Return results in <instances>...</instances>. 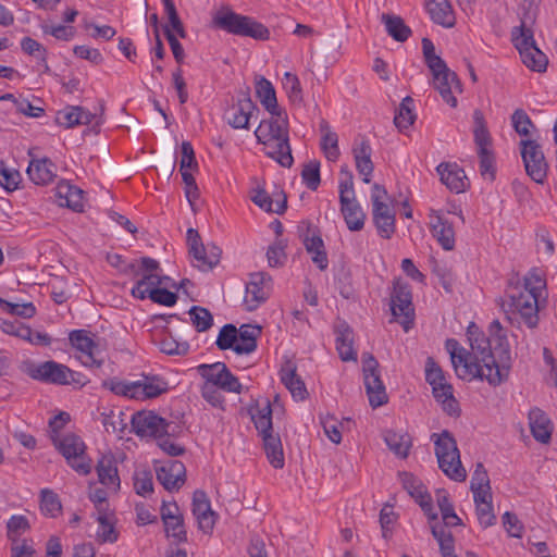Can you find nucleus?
Returning <instances> with one entry per match:
<instances>
[{"label":"nucleus","mask_w":557,"mask_h":557,"mask_svg":"<svg viewBox=\"0 0 557 557\" xmlns=\"http://www.w3.org/2000/svg\"><path fill=\"white\" fill-rule=\"evenodd\" d=\"M391 310L396 319H399L405 331H408L413 319L411 290L408 284L400 281L394 283L391 296Z\"/></svg>","instance_id":"obj_16"},{"label":"nucleus","mask_w":557,"mask_h":557,"mask_svg":"<svg viewBox=\"0 0 557 557\" xmlns=\"http://www.w3.org/2000/svg\"><path fill=\"white\" fill-rule=\"evenodd\" d=\"M134 488L137 494L146 496L153 491L152 475L145 470L137 471L134 476Z\"/></svg>","instance_id":"obj_62"},{"label":"nucleus","mask_w":557,"mask_h":557,"mask_svg":"<svg viewBox=\"0 0 557 557\" xmlns=\"http://www.w3.org/2000/svg\"><path fill=\"white\" fill-rule=\"evenodd\" d=\"M199 374L203 377L205 383L222 388L228 393H240L242 384L234 376L225 363L215 362L212 364H200L197 368Z\"/></svg>","instance_id":"obj_15"},{"label":"nucleus","mask_w":557,"mask_h":557,"mask_svg":"<svg viewBox=\"0 0 557 557\" xmlns=\"http://www.w3.org/2000/svg\"><path fill=\"white\" fill-rule=\"evenodd\" d=\"M187 244L189 255L193 257L194 265L201 271L212 270L220 261L221 249L213 245H203L199 233L189 228L187 231Z\"/></svg>","instance_id":"obj_12"},{"label":"nucleus","mask_w":557,"mask_h":557,"mask_svg":"<svg viewBox=\"0 0 557 557\" xmlns=\"http://www.w3.org/2000/svg\"><path fill=\"white\" fill-rule=\"evenodd\" d=\"M216 27L238 36H249L255 39H267L269 30L261 23L248 16L235 13L228 8L218 11L213 17Z\"/></svg>","instance_id":"obj_7"},{"label":"nucleus","mask_w":557,"mask_h":557,"mask_svg":"<svg viewBox=\"0 0 557 557\" xmlns=\"http://www.w3.org/2000/svg\"><path fill=\"white\" fill-rule=\"evenodd\" d=\"M281 380L295 399L302 400L306 398L307 389L305 383L296 374V368L292 363H287L282 368Z\"/></svg>","instance_id":"obj_34"},{"label":"nucleus","mask_w":557,"mask_h":557,"mask_svg":"<svg viewBox=\"0 0 557 557\" xmlns=\"http://www.w3.org/2000/svg\"><path fill=\"white\" fill-rule=\"evenodd\" d=\"M529 424L533 437L541 443H548L552 435V423L548 417L539 408L529 413Z\"/></svg>","instance_id":"obj_29"},{"label":"nucleus","mask_w":557,"mask_h":557,"mask_svg":"<svg viewBox=\"0 0 557 557\" xmlns=\"http://www.w3.org/2000/svg\"><path fill=\"white\" fill-rule=\"evenodd\" d=\"M352 151L359 174L363 176L364 183H370V177L373 172V163L371 161V147L369 143L367 140H361Z\"/></svg>","instance_id":"obj_33"},{"label":"nucleus","mask_w":557,"mask_h":557,"mask_svg":"<svg viewBox=\"0 0 557 557\" xmlns=\"http://www.w3.org/2000/svg\"><path fill=\"white\" fill-rule=\"evenodd\" d=\"M236 339H238L237 329L233 324H225L220 330L215 344L221 350H234Z\"/></svg>","instance_id":"obj_56"},{"label":"nucleus","mask_w":557,"mask_h":557,"mask_svg":"<svg viewBox=\"0 0 557 557\" xmlns=\"http://www.w3.org/2000/svg\"><path fill=\"white\" fill-rule=\"evenodd\" d=\"M272 412L273 408L268 399L257 403L256 407L250 410L251 420L262 437L269 462L274 468L281 469L284 467V454L280 435L273 432Z\"/></svg>","instance_id":"obj_4"},{"label":"nucleus","mask_w":557,"mask_h":557,"mask_svg":"<svg viewBox=\"0 0 557 557\" xmlns=\"http://www.w3.org/2000/svg\"><path fill=\"white\" fill-rule=\"evenodd\" d=\"M132 429L140 437L159 438L168 434L169 423L153 411H138L132 417Z\"/></svg>","instance_id":"obj_17"},{"label":"nucleus","mask_w":557,"mask_h":557,"mask_svg":"<svg viewBox=\"0 0 557 557\" xmlns=\"http://www.w3.org/2000/svg\"><path fill=\"white\" fill-rule=\"evenodd\" d=\"M27 175L37 185H46L53 181L55 166L47 158L36 159L29 162Z\"/></svg>","instance_id":"obj_28"},{"label":"nucleus","mask_w":557,"mask_h":557,"mask_svg":"<svg viewBox=\"0 0 557 557\" xmlns=\"http://www.w3.org/2000/svg\"><path fill=\"white\" fill-rule=\"evenodd\" d=\"M425 380L432 387L446 381L443 370L431 357L425 362Z\"/></svg>","instance_id":"obj_63"},{"label":"nucleus","mask_w":557,"mask_h":557,"mask_svg":"<svg viewBox=\"0 0 557 557\" xmlns=\"http://www.w3.org/2000/svg\"><path fill=\"white\" fill-rule=\"evenodd\" d=\"M160 349L166 355H185L189 349V345L187 342H178L169 335L160 342Z\"/></svg>","instance_id":"obj_59"},{"label":"nucleus","mask_w":557,"mask_h":557,"mask_svg":"<svg viewBox=\"0 0 557 557\" xmlns=\"http://www.w3.org/2000/svg\"><path fill=\"white\" fill-rule=\"evenodd\" d=\"M416 114L413 113V99L409 96L405 97L394 117V123L400 131L407 129L413 124Z\"/></svg>","instance_id":"obj_46"},{"label":"nucleus","mask_w":557,"mask_h":557,"mask_svg":"<svg viewBox=\"0 0 557 557\" xmlns=\"http://www.w3.org/2000/svg\"><path fill=\"white\" fill-rule=\"evenodd\" d=\"M99 482L109 490L116 492L120 487V478L114 461L109 456H103L97 465Z\"/></svg>","instance_id":"obj_31"},{"label":"nucleus","mask_w":557,"mask_h":557,"mask_svg":"<svg viewBox=\"0 0 557 557\" xmlns=\"http://www.w3.org/2000/svg\"><path fill=\"white\" fill-rule=\"evenodd\" d=\"M8 537L11 542L22 541L21 536L29 529V522L24 516H12L7 524Z\"/></svg>","instance_id":"obj_54"},{"label":"nucleus","mask_w":557,"mask_h":557,"mask_svg":"<svg viewBox=\"0 0 557 557\" xmlns=\"http://www.w3.org/2000/svg\"><path fill=\"white\" fill-rule=\"evenodd\" d=\"M102 425L108 433L122 434L127 426L126 416L121 410H110L102 413Z\"/></svg>","instance_id":"obj_47"},{"label":"nucleus","mask_w":557,"mask_h":557,"mask_svg":"<svg viewBox=\"0 0 557 557\" xmlns=\"http://www.w3.org/2000/svg\"><path fill=\"white\" fill-rule=\"evenodd\" d=\"M387 193L384 187L374 184L372 187V213L380 235L389 238L395 232V213L393 208L385 202Z\"/></svg>","instance_id":"obj_9"},{"label":"nucleus","mask_w":557,"mask_h":557,"mask_svg":"<svg viewBox=\"0 0 557 557\" xmlns=\"http://www.w3.org/2000/svg\"><path fill=\"white\" fill-rule=\"evenodd\" d=\"M488 331L490 335L486 337L472 323L467 331L471 350L467 352L455 339L446 341V349L458 377L462 380L479 377L496 386L508 379L512 357L507 334L500 322L494 320Z\"/></svg>","instance_id":"obj_1"},{"label":"nucleus","mask_w":557,"mask_h":557,"mask_svg":"<svg viewBox=\"0 0 557 557\" xmlns=\"http://www.w3.org/2000/svg\"><path fill=\"white\" fill-rule=\"evenodd\" d=\"M96 119V114L86 111L82 107H66L58 111L55 122L61 126L71 128L76 125H88Z\"/></svg>","instance_id":"obj_26"},{"label":"nucleus","mask_w":557,"mask_h":557,"mask_svg":"<svg viewBox=\"0 0 557 557\" xmlns=\"http://www.w3.org/2000/svg\"><path fill=\"white\" fill-rule=\"evenodd\" d=\"M97 540L101 543H114L117 540V533L114 528V516L111 511L97 513Z\"/></svg>","instance_id":"obj_41"},{"label":"nucleus","mask_w":557,"mask_h":557,"mask_svg":"<svg viewBox=\"0 0 557 557\" xmlns=\"http://www.w3.org/2000/svg\"><path fill=\"white\" fill-rule=\"evenodd\" d=\"M256 95L261 104L269 113L280 110L276 100V94L273 85L264 77L256 78Z\"/></svg>","instance_id":"obj_37"},{"label":"nucleus","mask_w":557,"mask_h":557,"mask_svg":"<svg viewBox=\"0 0 557 557\" xmlns=\"http://www.w3.org/2000/svg\"><path fill=\"white\" fill-rule=\"evenodd\" d=\"M0 307L4 312L24 319L33 318L36 313V308L32 302L13 304L0 297Z\"/></svg>","instance_id":"obj_53"},{"label":"nucleus","mask_w":557,"mask_h":557,"mask_svg":"<svg viewBox=\"0 0 557 557\" xmlns=\"http://www.w3.org/2000/svg\"><path fill=\"white\" fill-rule=\"evenodd\" d=\"M59 451L66 459L67 463L79 474L86 475L91 470L90 460L85 455V444L75 434H66L60 440H54Z\"/></svg>","instance_id":"obj_10"},{"label":"nucleus","mask_w":557,"mask_h":557,"mask_svg":"<svg viewBox=\"0 0 557 557\" xmlns=\"http://www.w3.org/2000/svg\"><path fill=\"white\" fill-rule=\"evenodd\" d=\"M473 135L478 151L488 150V146L491 145V136L486 127L484 115L480 110H475L473 112Z\"/></svg>","instance_id":"obj_44"},{"label":"nucleus","mask_w":557,"mask_h":557,"mask_svg":"<svg viewBox=\"0 0 557 557\" xmlns=\"http://www.w3.org/2000/svg\"><path fill=\"white\" fill-rule=\"evenodd\" d=\"M271 277L267 273H251L246 284L244 305L248 311L256 310L270 295Z\"/></svg>","instance_id":"obj_19"},{"label":"nucleus","mask_w":557,"mask_h":557,"mask_svg":"<svg viewBox=\"0 0 557 557\" xmlns=\"http://www.w3.org/2000/svg\"><path fill=\"white\" fill-rule=\"evenodd\" d=\"M191 322L198 332L208 331L213 324V318L206 308L194 306L189 310Z\"/></svg>","instance_id":"obj_52"},{"label":"nucleus","mask_w":557,"mask_h":557,"mask_svg":"<svg viewBox=\"0 0 557 557\" xmlns=\"http://www.w3.org/2000/svg\"><path fill=\"white\" fill-rule=\"evenodd\" d=\"M301 176L307 187L315 190L320 184V164L312 161L306 164L302 169Z\"/></svg>","instance_id":"obj_60"},{"label":"nucleus","mask_w":557,"mask_h":557,"mask_svg":"<svg viewBox=\"0 0 557 557\" xmlns=\"http://www.w3.org/2000/svg\"><path fill=\"white\" fill-rule=\"evenodd\" d=\"M170 277L162 276L158 272L145 273L143 277L135 284L131 293L135 298L145 299L151 288H159L161 285H168Z\"/></svg>","instance_id":"obj_36"},{"label":"nucleus","mask_w":557,"mask_h":557,"mask_svg":"<svg viewBox=\"0 0 557 557\" xmlns=\"http://www.w3.org/2000/svg\"><path fill=\"white\" fill-rule=\"evenodd\" d=\"M436 170L442 183L451 191L459 194L466 190L469 184L468 178L465 171L456 163H441Z\"/></svg>","instance_id":"obj_24"},{"label":"nucleus","mask_w":557,"mask_h":557,"mask_svg":"<svg viewBox=\"0 0 557 557\" xmlns=\"http://www.w3.org/2000/svg\"><path fill=\"white\" fill-rule=\"evenodd\" d=\"M433 76V87L440 92L442 99L451 108L457 107L455 94H461V83L455 72L449 70L445 61L438 55L425 60Z\"/></svg>","instance_id":"obj_8"},{"label":"nucleus","mask_w":557,"mask_h":557,"mask_svg":"<svg viewBox=\"0 0 557 557\" xmlns=\"http://www.w3.org/2000/svg\"><path fill=\"white\" fill-rule=\"evenodd\" d=\"M255 110L256 106L252 100L244 95L226 110L225 117L233 128H248L249 120Z\"/></svg>","instance_id":"obj_23"},{"label":"nucleus","mask_w":557,"mask_h":557,"mask_svg":"<svg viewBox=\"0 0 557 557\" xmlns=\"http://www.w3.org/2000/svg\"><path fill=\"white\" fill-rule=\"evenodd\" d=\"M0 329L3 333L16 336L33 345L49 346L51 344V337L48 334L34 332L29 326L20 321L3 320L0 322Z\"/></svg>","instance_id":"obj_21"},{"label":"nucleus","mask_w":557,"mask_h":557,"mask_svg":"<svg viewBox=\"0 0 557 557\" xmlns=\"http://www.w3.org/2000/svg\"><path fill=\"white\" fill-rule=\"evenodd\" d=\"M527 23L528 22L522 21L521 25L519 27H515L511 32V40L520 55L522 52L524 53L529 51V48L536 46L533 38V32L527 26Z\"/></svg>","instance_id":"obj_43"},{"label":"nucleus","mask_w":557,"mask_h":557,"mask_svg":"<svg viewBox=\"0 0 557 557\" xmlns=\"http://www.w3.org/2000/svg\"><path fill=\"white\" fill-rule=\"evenodd\" d=\"M336 348L343 361L356 360L357 355L352 346V331L347 325L338 329Z\"/></svg>","instance_id":"obj_42"},{"label":"nucleus","mask_w":557,"mask_h":557,"mask_svg":"<svg viewBox=\"0 0 557 557\" xmlns=\"http://www.w3.org/2000/svg\"><path fill=\"white\" fill-rule=\"evenodd\" d=\"M431 532L440 545L442 556L456 557L451 533L437 522L431 523Z\"/></svg>","instance_id":"obj_45"},{"label":"nucleus","mask_w":557,"mask_h":557,"mask_svg":"<svg viewBox=\"0 0 557 557\" xmlns=\"http://www.w3.org/2000/svg\"><path fill=\"white\" fill-rule=\"evenodd\" d=\"M339 175V201L344 202L347 199L356 198L351 171L347 166H343Z\"/></svg>","instance_id":"obj_55"},{"label":"nucleus","mask_w":557,"mask_h":557,"mask_svg":"<svg viewBox=\"0 0 557 557\" xmlns=\"http://www.w3.org/2000/svg\"><path fill=\"white\" fill-rule=\"evenodd\" d=\"M163 523L169 537H172L177 543L185 542L187 540L182 517H176L175 519L164 521Z\"/></svg>","instance_id":"obj_61"},{"label":"nucleus","mask_w":557,"mask_h":557,"mask_svg":"<svg viewBox=\"0 0 557 557\" xmlns=\"http://www.w3.org/2000/svg\"><path fill=\"white\" fill-rule=\"evenodd\" d=\"M26 372L35 380L52 384L78 382V380L74 377L76 374L74 371L55 361H46L40 364H27Z\"/></svg>","instance_id":"obj_14"},{"label":"nucleus","mask_w":557,"mask_h":557,"mask_svg":"<svg viewBox=\"0 0 557 557\" xmlns=\"http://www.w3.org/2000/svg\"><path fill=\"white\" fill-rule=\"evenodd\" d=\"M523 64L532 71L543 72L546 70L548 60L546 55L536 47L529 48V51L520 55Z\"/></svg>","instance_id":"obj_49"},{"label":"nucleus","mask_w":557,"mask_h":557,"mask_svg":"<svg viewBox=\"0 0 557 557\" xmlns=\"http://www.w3.org/2000/svg\"><path fill=\"white\" fill-rule=\"evenodd\" d=\"M193 513L198 527L205 533H210L215 524V515L211 509L210 502L202 491H196L193 496Z\"/></svg>","instance_id":"obj_22"},{"label":"nucleus","mask_w":557,"mask_h":557,"mask_svg":"<svg viewBox=\"0 0 557 557\" xmlns=\"http://www.w3.org/2000/svg\"><path fill=\"white\" fill-rule=\"evenodd\" d=\"M384 441L388 448L398 457L406 458L411 447V437L407 433L386 431Z\"/></svg>","instance_id":"obj_39"},{"label":"nucleus","mask_w":557,"mask_h":557,"mask_svg":"<svg viewBox=\"0 0 557 557\" xmlns=\"http://www.w3.org/2000/svg\"><path fill=\"white\" fill-rule=\"evenodd\" d=\"M270 114L268 120L260 122L255 135L258 141L263 144L267 156L282 166L289 168L294 160L288 144L287 116L281 110Z\"/></svg>","instance_id":"obj_3"},{"label":"nucleus","mask_w":557,"mask_h":557,"mask_svg":"<svg viewBox=\"0 0 557 557\" xmlns=\"http://www.w3.org/2000/svg\"><path fill=\"white\" fill-rule=\"evenodd\" d=\"M321 134V149L330 161H336L339 157L338 136L332 131L330 124L322 120L319 125Z\"/></svg>","instance_id":"obj_32"},{"label":"nucleus","mask_w":557,"mask_h":557,"mask_svg":"<svg viewBox=\"0 0 557 557\" xmlns=\"http://www.w3.org/2000/svg\"><path fill=\"white\" fill-rule=\"evenodd\" d=\"M21 180L20 172L8 168L4 162H0V186L8 191H13L18 187Z\"/></svg>","instance_id":"obj_57"},{"label":"nucleus","mask_w":557,"mask_h":557,"mask_svg":"<svg viewBox=\"0 0 557 557\" xmlns=\"http://www.w3.org/2000/svg\"><path fill=\"white\" fill-rule=\"evenodd\" d=\"M546 287L543 276L532 270L522 281H510L499 306L510 322L535 327L539 323L540 297Z\"/></svg>","instance_id":"obj_2"},{"label":"nucleus","mask_w":557,"mask_h":557,"mask_svg":"<svg viewBox=\"0 0 557 557\" xmlns=\"http://www.w3.org/2000/svg\"><path fill=\"white\" fill-rule=\"evenodd\" d=\"M158 481L169 491H177L185 483L186 469L178 460H166L156 468Z\"/></svg>","instance_id":"obj_20"},{"label":"nucleus","mask_w":557,"mask_h":557,"mask_svg":"<svg viewBox=\"0 0 557 557\" xmlns=\"http://www.w3.org/2000/svg\"><path fill=\"white\" fill-rule=\"evenodd\" d=\"M430 227L433 236L445 250H451L455 247V232L453 225L443 219L435 211L430 214Z\"/></svg>","instance_id":"obj_25"},{"label":"nucleus","mask_w":557,"mask_h":557,"mask_svg":"<svg viewBox=\"0 0 557 557\" xmlns=\"http://www.w3.org/2000/svg\"><path fill=\"white\" fill-rule=\"evenodd\" d=\"M62 509L58 495L49 490L44 488L40 491V510L44 515L55 517Z\"/></svg>","instance_id":"obj_50"},{"label":"nucleus","mask_w":557,"mask_h":557,"mask_svg":"<svg viewBox=\"0 0 557 557\" xmlns=\"http://www.w3.org/2000/svg\"><path fill=\"white\" fill-rule=\"evenodd\" d=\"M102 387L115 395L131 399L145 400L156 398L169 389L166 381L159 376H147L138 381H122L112 377L102 382Z\"/></svg>","instance_id":"obj_5"},{"label":"nucleus","mask_w":557,"mask_h":557,"mask_svg":"<svg viewBox=\"0 0 557 557\" xmlns=\"http://www.w3.org/2000/svg\"><path fill=\"white\" fill-rule=\"evenodd\" d=\"M251 200L267 212L281 214L286 209V196L283 193H280L278 197L274 200L264 189L257 188L251 196Z\"/></svg>","instance_id":"obj_35"},{"label":"nucleus","mask_w":557,"mask_h":557,"mask_svg":"<svg viewBox=\"0 0 557 557\" xmlns=\"http://www.w3.org/2000/svg\"><path fill=\"white\" fill-rule=\"evenodd\" d=\"M362 371L370 405L376 408L386 404L387 394L381 380L379 362L373 355L369 352L362 355Z\"/></svg>","instance_id":"obj_11"},{"label":"nucleus","mask_w":557,"mask_h":557,"mask_svg":"<svg viewBox=\"0 0 557 557\" xmlns=\"http://www.w3.org/2000/svg\"><path fill=\"white\" fill-rule=\"evenodd\" d=\"M55 196L60 206H66L74 211L84 209V191L67 182H60L55 187Z\"/></svg>","instance_id":"obj_27"},{"label":"nucleus","mask_w":557,"mask_h":557,"mask_svg":"<svg viewBox=\"0 0 557 557\" xmlns=\"http://www.w3.org/2000/svg\"><path fill=\"white\" fill-rule=\"evenodd\" d=\"M511 120L512 126L519 135L528 136L530 134V128L533 127V123L523 110H516L511 116Z\"/></svg>","instance_id":"obj_64"},{"label":"nucleus","mask_w":557,"mask_h":557,"mask_svg":"<svg viewBox=\"0 0 557 557\" xmlns=\"http://www.w3.org/2000/svg\"><path fill=\"white\" fill-rule=\"evenodd\" d=\"M341 206L348 228L350 231H360L364 224V213L356 198L347 199V201L341 202Z\"/></svg>","instance_id":"obj_38"},{"label":"nucleus","mask_w":557,"mask_h":557,"mask_svg":"<svg viewBox=\"0 0 557 557\" xmlns=\"http://www.w3.org/2000/svg\"><path fill=\"white\" fill-rule=\"evenodd\" d=\"M163 3L169 18V24L165 27H169L173 34L176 33L180 37L184 38L186 33L176 12L174 2L172 0H163Z\"/></svg>","instance_id":"obj_58"},{"label":"nucleus","mask_w":557,"mask_h":557,"mask_svg":"<svg viewBox=\"0 0 557 557\" xmlns=\"http://www.w3.org/2000/svg\"><path fill=\"white\" fill-rule=\"evenodd\" d=\"M520 152L527 174L535 183L542 184L548 168L542 147L535 140L522 139Z\"/></svg>","instance_id":"obj_13"},{"label":"nucleus","mask_w":557,"mask_h":557,"mask_svg":"<svg viewBox=\"0 0 557 557\" xmlns=\"http://www.w3.org/2000/svg\"><path fill=\"white\" fill-rule=\"evenodd\" d=\"M282 84L290 102L300 104L302 102V89L298 77L290 72H286Z\"/></svg>","instance_id":"obj_51"},{"label":"nucleus","mask_w":557,"mask_h":557,"mask_svg":"<svg viewBox=\"0 0 557 557\" xmlns=\"http://www.w3.org/2000/svg\"><path fill=\"white\" fill-rule=\"evenodd\" d=\"M432 21L444 27H453L455 14L448 0L424 2Z\"/></svg>","instance_id":"obj_30"},{"label":"nucleus","mask_w":557,"mask_h":557,"mask_svg":"<svg viewBox=\"0 0 557 557\" xmlns=\"http://www.w3.org/2000/svg\"><path fill=\"white\" fill-rule=\"evenodd\" d=\"M382 20L385 24L388 35L397 41H405L409 35L410 29L404 24V21L398 16H391L383 14Z\"/></svg>","instance_id":"obj_48"},{"label":"nucleus","mask_w":557,"mask_h":557,"mask_svg":"<svg viewBox=\"0 0 557 557\" xmlns=\"http://www.w3.org/2000/svg\"><path fill=\"white\" fill-rule=\"evenodd\" d=\"M433 396L443 405V409L449 414L458 412V403L453 394V386L446 381L432 387Z\"/></svg>","instance_id":"obj_40"},{"label":"nucleus","mask_w":557,"mask_h":557,"mask_svg":"<svg viewBox=\"0 0 557 557\" xmlns=\"http://www.w3.org/2000/svg\"><path fill=\"white\" fill-rule=\"evenodd\" d=\"M431 440L435 446V456L440 469L449 479L463 482L467 478V471L461 463L460 453L454 436L445 430L440 434L433 433Z\"/></svg>","instance_id":"obj_6"},{"label":"nucleus","mask_w":557,"mask_h":557,"mask_svg":"<svg viewBox=\"0 0 557 557\" xmlns=\"http://www.w3.org/2000/svg\"><path fill=\"white\" fill-rule=\"evenodd\" d=\"M69 339L71 345L76 349V358L83 366L96 368L102 366L103 361L98 356V346L89 332L85 330L72 331Z\"/></svg>","instance_id":"obj_18"}]
</instances>
